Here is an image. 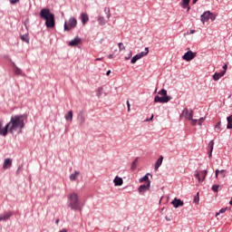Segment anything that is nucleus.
Here are the masks:
<instances>
[{
	"mask_svg": "<svg viewBox=\"0 0 232 232\" xmlns=\"http://www.w3.org/2000/svg\"><path fill=\"white\" fill-rule=\"evenodd\" d=\"M200 200L199 197H198V192L197 193V195L194 197V202L195 204H198V201Z\"/></svg>",
	"mask_w": 232,
	"mask_h": 232,
	"instance_id": "38",
	"label": "nucleus"
},
{
	"mask_svg": "<svg viewBox=\"0 0 232 232\" xmlns=\"http://www.w3.org/2000/svg\"><path fill=\"white\" fill-rule=\"evenodd\" d=\"M133 53L131 51L129 52L128 55L125 56V61H130V57H132Z\"/></svg>",
	"mask_w": 232,
	"mask_h": 232,
	"instance_id": "36",
	"label": "nucleus"
},
{
	"mask_svg": "<svg viewBox=\"0 0 232 232\" xmlns=\"http://www.w3.org/2000/svg\"><path fill=\"white\" fill-rule=\"evenodd\" d=\"M218 188H219V186L218 185H213L212 186V189L214 190V191H218Z\"/></svg>",
	"mask_w": 232,
	"mask_h": 232,
	"instance_id": "40",
	"label": "nucleus"
},
{
	"mask_svg": "<svg viewBox=\"0 0 232 232\" xmlns=\"http://www.w3.org/2000/svg\"><path fill=\"white\" fill-rule=\"evenodd\" d=\"M102 58H97V59H95V61H102Z\"/></svg>",
	"mask_w": 232,
	"mask_h": 232,
	"instance_id": "51",
	"label": "nucleus"
},
{
	"mask_svg": "<svg viewBox=\"0 0 232 232\" xmlns=\"http://www.w3.org/2000/svg\"><path fill=\"white\" fill-rule=\"evenodd\" d=\"M10 168H12V159L7 158L5 160V161L3 163V169H8Z\"/></svg>",
	"mask_w": 232,
	"mask_h": 232,
	"instance_id": "13",
	"label": "nucleus"
},
{
	"mask_svg": "<svg viewBox=\"0 0 232 232\" xmlns=\"http://www.w3.org/2000/svg\"><path fill=\"white\" fill-rule=\"evenodd\" d=\"M215 173H216V179H218V175L221 177V179H226V175H227L226 169H221V170L216 169Z\"/></svg>",
	"mask_w": 232,
	"mask_h": 232,
	"instance_id": "14",
	"label": "nucleus"
},
{
	"mask_svg": "<svg viewBox=\"0 0 232 232\" xmlns=\"http://www.w3.org/2000/svg\"><path fill=\"white\" fill-rule=\"evenodd\" d=\"M223 72H225V73H226V72L227 71V64H225L224 66H223Z\"/></svg>",
	"mask_w": 232,
	"mask_h": 232,
	"instance_id": "45",
	"label": "nucleus"
},
{
	"mask_svg": "<svg viewBox=\"0 0 232 232\" xmlns=\"http://www.w3.org/2000/svg\"><path fill=\"white\" fill-rule=\"evenodd\" d=\"M162 160H164V157L160 156L156 163H155V167H154V169L155 171H158L159 170V168H160V166H162Z\"/></svg>",
	"mask_w": 232,
	"mask_h": 232,
	"instance_id": "15",
	"label": "nucleus"
},
{
	"mask_svg": "<svg viewBox=\"0 0 232 232\" xmlns=\"http://www.w3.org/2000/svg\"><path fill=\"white\" fill-rule=\"evenodd\" d=\"M115 186H122L124 184V180H122V178L116 176L113 179Z\"/></svg>",
	"mask_w": 232,
	"mask_h": 232,
	"instance_id": "17",
	"label": "nucleus"
},
{
	"mask_svg": "<svg viewBox=\"0 0 232 232\" xmlns=\"http://www.w3.org/2000/svg\"><path fill=\"white\" fill-rule=\"evenodd\" d=\"M150 188H151V184L150 183L140 185L138 188L139 193H146V191H150Z\"/></svg>",
	"mask_w": 232,
	"mask_h": 232,
	"instance_id": "11",
	"label": "nucleus"
},
{
	"mask_svg": "<svg viewBox=\"0 0 232 232\" xmlns=\"http://www.w3.org/2000/svg\"><path fill=\"white\" fill-rule=\"evenodd\" d=\"M104 12L107 15V19H110V17H111V13L110 12V7H105Z\"/></svg>",
	"mask_w": 232,
	"mask_h": 232,
	"instance_id": "32",
	"label": "nucleus"
},
{
	"mask_svg": "<svg viewBox=\"0 0 232 232\" xmlns=\"http://www.w3.org/2000/svg\"><path fill=\"white\" fill-rule=\"evenodd\" d=\"M150 121H153V114L151 115L150 118H149V119L146 120V122H150Z\"/></svg>",
	"mask_w": 232,
	"mask_h": 232,
	"instance_id": "47",
	"label": "nucleus"
},
{
	"mask_svg": "<svg viewBox=\"0 0 232 232\" xmlns=\"http://www.w3.org/2000/svg\"><path fill=\"white\" fill-rule=\"evenodd\" d=\"M111 73V71H108L107 72H106V75H110Z\"/></svg>",
	"mask_w": 232,
	"mask_h": 232,
	"instance_id": "49",
	"label": "nucleus"
},
{
	"mask_svg": "<svg viewBox=\"0 0 232 232\" xmlns=\"http://www.w3.org/2000/svg\"><path fill=\"white\" fill-rule=\"evenodd\" d=\"M189 1L190 0H182V3H181L182 8H187V12H189V10H190Z\"/></svg>",
	"mask_w": 232,
	"mask_h": 232,
	"instance_id": "21",
	"label": "nucleus"
},
{
	"mask_svg": "<svg viewBox=\"0 0 232 232\" xmlns=\"http://www.w3.org/2000/svg\"><path fill=\"white\" fill-rule=\"evenodd\" d=\"M194 176L198 179V182H204V180H206V177H208V170L196 171Z\"/></svg>",
	"mask_w": 232,
	"mask_h": 232,
	"instance_id": "8",
	"label": "nucleus"
},
{
	"mask_svg": "<svg viewBox=\"0 0 232 232\" xmlns=\"http://www.w3.org/2000/svg\"><path fill=\"white\" fill-rule=\"evenodd\" d=\"M213 146H215V141L212 140L208 142V151H213Z\"/></svg>",
	"mask_w": 232,
	"mask_h": 232,
	"instance_id": "33",
	"label": "nucleus"
},
{
	"mask_svg": "<svg viewBox=\"0 0 232 232\" xmlns=\"http://www.w3.org/2000/svg\"><path fill=\"white\" fill-rule=\"evenodd\" d=\"M120 52H124L126 50V46H124V44L119 43L118 44Z\"/></svg>",
	"mask_w": 232,
	"mask_h": 232,
	"instance_id": "34",
	"label": "nucleus"
},
{
	"mask_svg": "<svg viewBox=\"0 0 232 232\" xmlns=\"http://www.w3.org/2000/svg\"><path fill=\"white\" fill-rule=\"evenodd\" d=\"M55 224H59V219H56Z\"/></svg>",
	"mask_w": 232,
	"mask_h": 232,
	"instance_id": "53",
	"label": "nucleus"
},
{
	"mask_svg": "<svg viewBox=\"0 0 232 232\" xmlns=\"http://www.w3.org/2000/svg\"><path fill=\"white\" fill-rule=\"evenodd\" d=\"M227 130H232V114L227 118Z\"/></svg>",
	"mask_w": 232,
	"mask_h": 232,
	"instance_id": "24",
	"label": "nucleus"
},
{
	"mask_svg": "<svg viewBox=\"0 0 232 232\" xmlns=\"http://www.w3.org/2000/svg\"><path fill=\"white\" fill-rule=\"evenodd\" d=\"M40 17L44 19L46 28H53L55 26V16L50 12V9L43 8L40 11Z\"/></svg>",
	"mask_w": 232,
	"mask_h": 232,
	"instance_id": "2",
	"label": "nucleus"
},
{
	"mask_svg": "<svg viewBox=\"0 0 232 232\" xmlns=\"http://www.w3.org/2000/svg\"><path fill=\"white\" fill-rule=\"evenodd\" d=\"M169 101H171V97L168 96V91L166 89H161L158 92V95L154 98V102H160L161 104L169 102Z\"/></svg>",
	"mask_w": 232,
	"mask_h": 232,
	"instance_id": "4",
	"label": "nucleus"
},
{
	"mask_svg": "<svg viewBox=\"0 0 232 232\" xmlns=\"http://www.w3.org/2000/svg\"><path fill=\"white\" fill-rule=\"evenodd\" d=\"M20 0H10L11 5H15V3H19Z\"/></svg>",
	"mask_w": 232,
	"mask_h": 232,
	"instance_id": "42",
	"label": "nucleus"
},
{
	"mask_svg": "<svg viewBox=\"0 0 232 232\" xmlns=\"http://www.w3.org/2000/svg\"><path fill=\"white\" fill-rule=\"evenodd\" d=\"M211 19L212 21H215L217 19V15H215L213 13L207 11L201 15V23H208Z\"/></svg>",
	"mask_w": 232,
	"mask_h": 232,
	"instance_id": "6",
	"label": "nucleus"
},
{
	"mask_svg": "<svg viewBox=\"0 0 232 232\" xmlns=\"http://www.w3.org/2000/svg\"><path fill=\"white\" fill-rule=\"evenodd\" d=\"M81 17L82 24H86V23H88V14L82 13Z\"/></svg>",
	"mask_w": 232,
	"mask_h": 232,
	"instance_id": "26",
	"label": "nucleus"
},
{
	"mask_svg": "<svg viewBox=\"0 0 232 232\" xmlns=\"http://www.w3.org/2000/svg\"><path fill=\"white\" fill-rule=\"evenodd\" d=\"M73 119V111H69L67 114H65V121H72Z\"/></svg>",
	"mask_w": 232,
	"mask_h": 232,
	"instance_id": "23",
	"label": "nucleus"
},
{
	"mask_svg": "<svg viewBox=\"0 0 232 232\" xmlns=\"http://www.w3.org/2000/svg\"><path fill=\"white\" fill-rule=\"evenodd\" d=\"M227 211V208H221L219 212L216 213V217H218V215H221L222 213H226Z\"/></svg>",
	"mask_w": 232,
	"mask_h": 232,
	"instance_id": "35",
	"label": "nucleus"
},
{
	"mask_svg": "<svg viewBox=\"0 0 232 232\" xmlns=\"http://www.w3.org/2000/svg\"><path fill=\"white\" fill-rule=\"evenodd\" d=\"M81 43V38L75 37L73 40L69 42V46H77Z\"/></svg>",
	"mask_w": 232,
	"mask_h": 232,
	"instance_id": "20",
	"label": "nucleus"
},
{
	"mask_svg": "<svg viewBox=\"0 0 232 232\" xmlns=\"http://www.w3.org/2000/svg\"><path fill=\"white\" fill-rule=\"evenodd\" d=\"M189 34H195V30L191 29L189 32H188L186 34L189 35Z\"/></svg>",
	"mask_w": 232,
	"mask_h": 232,
	"instance_id": "44",
	"label": "nucleus"
},
{
	"mask_svg": "<svg viewBox=\"0 0 232 232\" xmlns=\"http://www.w3.org/2000/svg\"><path fill=\"white\" fill-rule=\"evenodd\" d=\"M166 220H168V222H169V220H171L170 218H169L168 217L165 218Z\"/></svg>",
	"mask_w": 232,
	"mask_h": 232,
	"instance_id": "52",
	"label": "nucleus"
},
{
	"mask_svg": "<svg viewBox=\"0 0 232 232\" xmlns=\"http://www.w3.org/2000/svg\"><path fill=\"white\" fill-rule=\"evenodd\" d=\"M182 115L185 117L187 121H190L193 119V111L192 110H188L184 109L182 111Z\"/></svg>",
	"mask_w": 232,
	"mask_h": 232,
	"instance_id": "10",
	"label": "nucleus"
},
{
	"mask_svg": "<svg viewBox=\"0 0 232 232\" xmlns=\"http://www.w3.org/2000/svg\"><path fill=\"white\" fill-rule=\"evenodd\" d=\"M127 108H128V111H130L131 105H130V101H127Z\"/></svg>",
	"mask_w": 232,
	"mask_h": 232,
	"instance_id": "41",
	"label": "nucleus"
},
{
	"mask_svg": "<svg viewBox=\"0 0 232 232\" xmlns=\"http://www.w3.org/2000/svg\"><path fill=\"white\" fill-rule=\"evenodd\" d=\"M69 208L73 209L74 211H82V207H81V202L79 201V195L77 193L72 192L69 194Z\"/></svg>",
	"mask_w": 232,
	"mask_h": 232,
	"instance_id": "3",
	"label": "nucleus"
},
{
	"mask_svg": "<svg viewBox=\"0 0 232 232\" xmlns=\"http://www.w3.org/2000/svg\"><path fill=\"white\" fill-rule=\"evenodd\" d=\"M212 155H213V150H208V157H209V159H211Z\"/></svg>",
	"mask_w": 232,
	"mask_h": 232,
	"instance_id": "46",
	"label": "nucleus"
},
{
	"mask_svg": "<svg viewBox=\"0 0 232 232\" xmlns=\"http://www.w3.org/2000/svg\"><path fill=\"white\" fill-rule=\"evenodd\" d=\"M137 162H139V158H136L135 160L132 162L130 167L131 171H135V169H137Z\"/></svg>",
	"mask_w": 232,
	"mask_h": 232,
	"instance_id": "28",
	"label": "nucleus"
},
{
	"mask_svg": "<svg viewBox=\"0 0 232 232\" xmlns=\"http://www.w3.org/2000/svg\"><path fill=\"white\" fill-rule=\"evenodd\" d=\"M13 66H14V72L16 74V75H21L22 73V71L19 67H17V65H15V63H13Z\"/></svg>",
	"mask_w": 232,
	"mask_h": 232,
	"instance_id": "25",
	"label": "nucleus"
},
{
	"mask_svg": "<svg viewBox=\"0 0 232 232\" xmlns=\"http://www.w3.org/2000/svg\"><path fill=\"white\" fill-rule=\"evenodd\" d=\"M171 204L174 208H180L182 206H184V201L180 200V199H177L174 198V200L171 201Z\"/></svg>",
	"mask_w": 232,
	"mask_h": 232,
	"instance_id": "12",
	"label": "nucleus"
},
{
	"mask_svg": "<svg viewBox=\"0 0 232 232\" xmlns=\"http://www.w3.org/2000/svg\"><path fill=\"white\" fill-rule=\"evenodd\" d=\"M198 0H192L193 5H195Z\"/></svg>",
	"mask_w": 232,
	"mask_h": 232,
	"instance_id": "50",
	"label": "nucleus"
},
{
	"mask_svg": "<svg viewBox=\"0 0 232 232\" xmlns=\"http://www.w3.org/2000/svg\"><path fill=\"white\" fill-rule=\"evenodd\" d=\"M24 128V115H14L11 117L10 121L4 127V135L21 131Z\"/></svg>",
	"mask_w": 232,
	"mask_h": 232,
	"instance_id": "1",
	"label": "nucleus"
},
{
	"mask_svg": "<svg viewBox=\"0 0 232 232\" xmlns=\"http://www.w3.org/2000/svg\"><path fill=\"white\" fill-rule=\"evenodd\" d=\"M101 93H102V89H99L97 92L98 97H101Z\"/></svg>",
	"mask_w": 232,
	"mask_h": 232,
	"instance_id": "43",
	"label": "nucleus"
},
{
	"mask_svg": "<svg viewBox=\"0 0 232 232\" xmlns=\"http://www.w3.org/2000/svg\"><path fill=\"white\" fill-rule=\"evenodd\" d=\"M12 217V212H5V214H0V222L6 221Z\"/></svg>",
	"mask_w": 232,
	"mask_h": 232,
	"instance_id": "16",
	"label": "nucleus"
},
{
	"mask_svg": "<svg viewBox=\"0 0 232 232\" xmlns=\"http://www.w3.org/2000/svg\"><path fill=\"white\" fill-rule=\"evenodd\" d=\"M148 53H150V49L148 47L145 48V52H141L138 54H136L131 60L130 63L131 64H135V63H137V61L142 59V57H145V55H148Z\"/></svg>",
	"mask_w": 232,
	"mask_h": 232,
	"instance_id": "7",
	"label": "nucleus"
},
{
	"mask_svg": "<svg viewBox=\"0 0 232 232\" xmlns=\"http://www.w3.org/2000/svg\"><path fill=\"white\" fill-rule=\"evenodd\" d=\"M77 26V19L75 17H71L68 22L64 23V30L65 32H70L72 28H75Z\"/></svg>",
	"mask_w": 232,
	"mask_h": 232,
	"instance_id": "5",
	"label": "nucleus"
},
{
	"mask_svg": "<svg viewBox=\"0 0 232 232\" xmlns=\"http://www.w3.org/2000/svg\"><path fill=\"white\" fill-rule=\"evenodd\" d=\"M81 175L80 171H74V173L70 175V180L73 181V180H77V177H79Z\"/></svg>",
	"mask_w": 232,
	"mask_h": 232,
	"instance_id": "22",
	"label": "nucleus"
},
{
	"mask_svg": "<svg viewBox=\"0 0 232 232\" xmlns=\"http://www.w3.org/2000/svg\"><path fill=\"white\" fill-rule=\"evenodd\" d=\"M215 129L217 130L218 133H220V130H222V122L218 121L216 125H215Z\"/></svg>",
	"mask_w": 232,
	"mask_h": 232,
	"instance_id": "30",
	"label": "nucleus"
},
{
	"mask_svg": "<svg viewBox=\"0 0 232 232\" xmlns=\"http://www.w3.org/2000/svg\"><path fill=\"white\" fill-rule=\"evenodd\" d=\"M150 177H152L150 173H147L144 177L140 179V182H146L147 184H151V180H150Z\"/></svg>",
	"mask_w": 232,
	"mask_h": 232,
	"instance_id": "18",
	"label": "nucleus"
},
{
	"mask_svg": "<svg viewBox=\"0 0 232 232\" xmlns=\"http://www.w3.org/2000/svg\"><path fill=\"white\" fill-rule=\"evenodd\" d=\"M189 121H190L191 126H196L197 122H198V120H196V119H193V118H192V120H189Z\"/></svg>",
	"mask_w": 232,
	"mask_h": 232,
	"instance_id": "37",
	"label": "nucleus"
},
{
	"mask_svg": "<svg viewBox=\"0 0 232 232\" xmlns=\"http://www.w3.org/2000/svg\"><path fill=\"white\" fill-rule=\"evenodd\" d=\"M98 23H99L102 26H104V24H106V23H108V21H106V19H104V17L99 16V18H98Z\"/></svg>",
	"mask_w": 232,
	"mask_h": 232,
	"instance_id": "27",
	"label": "nucleus"
},
{
	"mask_svg": "<svg viewBox=\"0 0 232 232\" xmlns=\"http://www.w3.org/2000/svg\"><path fill=\"white\" fill-rule=\"evenodd\" d=\"M79 119H80V121H81V126H84V122H85V121H86V119L84 118V115H82V113H81V114H79Z\"/></svg>",
	"mask_w": 232,
	"mask_h": 232,
	"instance_id": "31",
	"label": "nucleus"
},
{
	"mask_svg": "<svg viewBox=\"0 0 232 232\" xmlns=\"http://www.w3.org/2000/svg\"><path fill=\"white\" fill-rule=\"evenodd\" d=\"M204 121H206V118H200L198 120V126H202V123L204 122Z\"/></svg>",
	"mask_w": 232,
	"mask_h": 232,
	"instance_id": "39",
	"label": "nucleus"
},
{
	"mask_svg": "<svg viewBox=\"0 0 232 232\" xmlns=\"http://www.w3.org/2000/svg\"><path fill=\"white\" fill-rule=\"evenodd\" d=\"M196 57H197V53H193L192 51H188L182 56V59L184 61L189 62V61H193V59L196 58Z\"/></svg>",
	"mask_w": 232,
	"mask_h": 232,
	"instance_id": "9",
	"label": "nucleus"
},
{
	"mask_svg": "<svg viewBox=\"0 0 232 232\" xmlns=\"http://www.w3.org/2000/svg\"><path fill=\"white\" fill-rule=\"evenodd\" d=\"M224 75H226V71H223L221 72H216L213 75V79L214 81H218L219 79H221V77H224Z\"/></svg>",
	"mask_w": 232,
	"mask_h": 232,
	"instance_id": "19",
	"label": "nucleus"
},
{
	"mask_svg": "<svg viewBox=\"0 0 232 232\" xmlns=\"http://www.w3.org/2000/svg\"><path fill=\"white\" fill-rule=\"evenodd\" d=\"M20 39L24 41V43H30V38L28 37V34H24L20 36Z\"/></svg>",
	"mask_w": 232,
	"mask_h": 232,
	"instance_id": "29",
	"label": "nucleus"
},
{
	"mask_svg": "<svg viewBox=\"0 0 232 232\" xmlns=\"http://www.w3.org/2000/svg\"><path fill=\"white\" fill-rule=\"evenodd\" d=\"M113 57V54H109L108 59H111Z\"/></svg>",
	"mask_w": 232,
	"mask_h": 232,
	"instance_id": "48",
	"label": "nucleus"
}]
</instances>
